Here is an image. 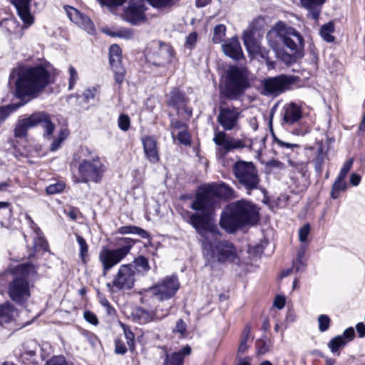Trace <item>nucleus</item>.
Segmentation results:
<instances>
[{
  "label": "nucleus",
  "mask_w": 365,
  "mask_h": 365,
  "mask_svg": "<svg viewBox=\"0 0 365 365\" xmlns=\"http://www.w3.org/2000/svg\"><path fill=\"white\" fill-rule=\"evenodd\" d=\"M291 53L283 52L279 55V58L287 65L289 66L294 63L297 59L302 58L304 53H300L295 51H290Z\"/></svg>",
  "instance_id": "nucleus-36"
},
{
  "label": "nucleus",
  "mask_w": 365,
  "mask_h": 365,
  "mask_svg": "<svg viewBox=\"0 0 365 365\" xmlns=\"http://www.w3.org/2000/svg\"><path fill=\"white\" fill-rule=\"evenodd\" d=\"M346 344V340L342 339V336L337 335L332 338L328 344V346L331 352H336L340 347L344 346Z\"/></svg>",
  "instance_id": "nucleus-42"
},
{
  "label": "nucleus",
  "mask_w": 365,
  "mask_h": 365,
  "mask_svg": "<svg viewBox=\"0 0 365 365\" xmlns=\"http://www.w3.org/2000/svg\"><path fill=\"white\" fill-rule=\"evenodd\" d=\"M311 227L309 223L304 225L299 230V240L301 242H306L310 233Z\"/></svg>",
  "instance_id": "nucleus-50"
},
{
  "label": "nucleus",
  "mask_w": 365,
  "mask_h": 365,
  "mask_svg": "<svg viewBox=\"0 0 365 365\" xmlns=\"http://www.w3.org/2000/svg\"><path fill=\"white\" fill-rule=\"evenodd\" d=\"M275 142L282 148L293 149L294 148H299L298 144L286 143L279 139H277Z\"/></svg>",
  "instance_id": "nucleus-63"
},
{
  "label": "nucleus",
  "mask_w": 365,
  "mask_h": 365,
  "mask_svg": "<svg viewBox=\"0 0 365 365\" xmlns=\"http://www.w3.org/2000/svg\"><path fill=\"white\" fill-rule=\"evenodd\" d=\"M327 154L324 152L323 148H319L317 150L315 158L313 160L314 170L319 175H321L322 173L323 165L325 162Z\"/></svg>",
  "instance_id": "nucleus-34"
},
{
  "label": "nucleus",
  "mask_w": 365,
  "mask_h": 365,
  "mask_svg": "<svg viewBox=\"0 0 365 365\" xmlns=\"http://www.w3.org/2000/svg\"><path fill=\"white\" fill-rule=\"evenodd\" d=\"M115 352L118 354L123 355L127 352V348L125 343L120 339L115 341Z\"/></svg>",
  "instance_id": "nucleus-57"
},
{
  "label": "nucleus",
  "mask_w": 365,
  "mask_h": 365,
  "mask_svg": "<svg viewBox=\"0 0 365 365\" xmlns=\"http://www.w3.org/2000/svg\"><path fill=\"white\" fill-rule=\"evenodd\" d=\"M162 314L159 313L158 307L154 312H148L141 307L137 308L133 317L140 324H146L153 321H160L169 314L170 309H162Z\"/></svg>",
  "instance_id": "nucleus-21"
},
{
  "label": "nucleus",
  "mask_w": 365,
  "mask_h": 365,
  "mask_svg": "<svg viewBox=\"0 0 365 365\" xmlns=\"http://www.w3.org/2000/svg\"><path fill=\"white\" fill-rule=\"evenodd\" d=\"M187 329L186 323L184 322L183 319H180L177 321L175 329H173V331L175 333H179L182 336H185V331Z\"/></svg>",
  "instance_id": "nucleus-54"
},
{
  "label": "nucleus",
  "mask_w": 365,
  "mask_h": 365,
  "mask_svg": "<svg viewBox=\"0 0 365 365\" xmlns=\"http://www.w3.org/2000/svg\"><path fill=\"white\" fill-rule=\"evenodd\" d=\"M68 131L66 129L60 130L58 137L53 138L51 145L50 150L52 152L56 151L61 146L63 141L68 137Z\"/></svg>",
  "instance_id": "nucleus-39"
},
{
  "label": "nucleus",
  "mask_w": 365,
  "mask_h": 365,
  "mask_svg": "<svg viewBox=\"0 0 365 365\" xmlns=\"http://www.w3.org/2000/svg\"><path fill=\"white\" fill-rule=\"evenodd\" d=\"M133 263V267H135L140 272H148L150 269L148 258L143 255L135 258Z\"/></svg>",
  "instance_id": "nucleus-41"
},
{
  "label": "nucleus",
  "mask_w": 365,
  "mask_h": 365,
  "mask_svg": "<svg viewBox=\"0 0 365 365\" xmlns=\"http://www.w3.org/2000/svg\"><path fill=\"white\" fill-rule=\"evenodd\" d=\"M143 151L147 160L152 164H156L160 160L157 142L152 136H145L142 138Z\"/></svg>",
  "instance_id": "nucleus-24"
},
{
  "label": "nucleus",
  "mask_w": 365,
  "mask_h": 365,
  "mask_svg": "<svg viewBox=\"0 0 365 365\" xmlns=\"http://www.w3.org/2000/svg\"><path fill=\"white\" fill-rule=\"evenodd\" d=\"M34 269V265L30 263L19 265L16 272L21 276L14 277L8 285V296L17 305H24L31 296L27 277Z\"/></svg>",
  "instance_id": "nucleus-7"
},
{
  "label": "nucleus",
  "mask_w": 365,
  "mask_h": 365,
  "mask_svg": "<svg viewBox=\"0 0 365 365\" xmlns=\"http://www.w3.org/2000/svg\"><path fill=\"white\" fill-rule=\"evenodd\" d=\"M118 128L123 131L128 130L130 125V120L128 115L120 114L118 119Z\"/></svg>",
  "instance_id": "nucleus-45"
},
{
  "label": "nucleus",
  "mask_w": 365,
  "mask_h": 365,
  "mask_svg": "<svg viewBox=\"0 0 365 365\" xmlns=\"http://www.w3.org/2000/svg\"><path fill=\"white\" fill-rule=\"evenodd\" d=\"M134 36L133 31L130 29H120L118 30V37L124 39H131Z\"/></svg>",
  "instance_id": "nucleus-56"
},
{
  "label": "nucleus",
  "mask_w": 365,
  "mask_h": 365,
  "mask_svg": "<svg viewBox=\"0 0 365 365\" xmlns=\"http://www.w3.org/2000/svg\"><path fill=\"white\" fill-rule=\"evenodd\" d=\"M319 329L324 332L329 329L330 326V319L327 315L321 314L318 317Z\"/></svg>",
  "instance_id": "nucleus-46"
},
{
  "label": "nucleus",
  "mask_w": 365,
  "mask_h": 365,
  "mask_svg": "<svg viewBox=\"0 0 365 365\" xmlns=\"http://www.w3.org/2000/svg\"><path fill=\"white\" fill-rule=\"evenodd\" d=\"M41 125L43 129V138L50 140L55 125L51 120V115L44 111L35 112L27 118L19 119L14 128V135L16 138H23L27 135L28 130Z\"/></svg>",
  "instance_id": "nucleus-8"
},
{
  "label": "nucleus",
  "mask_w": 365,
  "mask_h": 365,
  "mask_svg": "<svg viewBox=\"0 0 365 365\" xmlns=\"http://www.w3.org/2000/svg\"><path fill=\"white\" fill-rule=\"evenodd\" d=\"M34 245L36 250L44 252L48 250V242L43 236V233L38 227H36V237L34 240Z\"/></svg>",
  "instance_id": "nucleus-35"
},
{
  "label": "nucleus",
  "mask_w": 365,
  "mask_h": 365,
  "mask_svg": "<svg viewBox=\"0 0 365 365\" xmlns=\"http://www.w3.org/2000/svg\"><path fill=\"white\" fill-rule=\"evenodd\" d=\"M259 220L255 205L245 200H240L227 205L221 213L220 225L230 233Z\"/></svg>",
  "instance_id": "nucleus-3"
},
{
  "label": "nucleus",
  "mask_w": 365,
  "mask_h": 365,
  "mask_svg": "<svg viewBox=\"0 0 365 365\" xmlns=\"http://www.w3.org/2000/svg\"><path fill=\"white\" fill-rule=\"evenodd\" d=\"M240 112L236 108H220L217 122L224 130H232L238 127Z\"/></svg>",
  "instance_id": "nucleus-19"
},
{
  "label": "nucleus",
  "mask_w": 365,
  "mask_h": 365,
  "mask_svg": "<svg viewBox=\"0 0 365 365\" xmlns=\"http://www.w3.org/2000/svg\"><path fill=\"white\" fill-rule=\"evenodd\" d=\"M117 233L121 235L133 234L138 235L143 239H147L149 237V234L145 230L135 226V225H126L120 227L117 230Z\"/></svg>",
  "instance_id": "nucleus-32"
},
{
  "label": "nucleus",
  "mask_w": 365,
  "mask_h": 365,
  "mask_svg": "<svg viewBox=\"0 0 365 365\" xmlns=\"http://www.w3.org/2000/svg\"><path fill=\"white\" fill-rule=\"evenodd\" d=\"M67 15L71 21L86 30L88 33L91 34L95 31L94 25L91 19L75 8L69 7V9L67 10Z\"/></svg>",
  "instance_id": "nucleus-23"
},
{
  "label": "nucleus",
  "mask_w": 365,
  "mask_h": 365,
  "mask_svg": "<svg viewBox=\"0 0 365 365\" xmlns=\"http://www.w3.org/2000/svg\"><path fill=\"white\" fill-rule=\"evenodd\" d=\"M100 304L106 308L108 315L113 316L115 314V309L111 306L108 300L103 296L99 297Z\"/></svg>",
  "instance_id": "nucleus-52"
},
{
  "label": "nucleus",
  "mask_w": 365,
  "mask_h": 365,
  "mask_svg": "<svg viewBox=\"0 0 365 365\" xmlns=\"http://www.w3.org/2000/svg\"><path fill=\"white\" fill-rule=\"evenodd\" d=\"M135 243L136 240L132 238L119 237L116 239V248L103 247L98 255L103 274L106 275L109 270L120 263L130 253Z\"/></svg>",
  "instance_id": "nucleus-6"
},
{
  "label": "nucleus",
  "mask_w": 365,
  "mask_h": 365,
  "mask_svg": "<svg viewBox=\"0 0 365 365\" xmlns=\"http://www.w3.org/2000/svg\"><path fill=\"white\" fill-rule=\"evenodd\" d=\"M340 336H342V339L346 340V344L349 341H352L355 336V332H354V328L351 327L346 329L344 331L343 334Z\"/></svg>",
  "instance_id": "nucleus-61"
},
{
  "label": "nucleus",
  "mask_w": 365,
  "mask_h": 365,
  "mask_svg": "<svg viewBox=\"0 0 365 365\" xmlns=\"http://www.w3.org/2000/svg\"><path fill=\"white\" fill-rule=\"evenodd\" d=\"M202 248L206 265L210 267L216 262H232L237 257V249L234 244L229 240L221 239L219 230L203 241Z\"/></svg>",
  "instance_id": "nucleus-4"
},
{
  "label": "nucleus",
  "mask_w": 365,
  "mask_h": 365,
  "mask_svg": "<svg viewBox=\"0 0 365 365\" xmlns=\"http://www.w3.org/2000/svg\"><path fill=\"white\" fill-rule=\"evenodd\" d=\"M191 353V348L187 345L180 351L171 354H165L163 365H183L184 357Z\"/></svg>",
  "instance_id": "nucleus-30"
},
{
  "label": "nucleus",
  "mask_w": 365,
  "mask_h": 365,
  "mask_svg": "<svg viewBox=\"0 0 365 365\" xmlns=\"http://www.w3.org/2000/svg\"><path fill=\"white\" fill-rule=\"evenodd\" d=\"M180 286L178 276L173 274L163 277L150 290L156 299L163 302L173 298L180 289Z\"/></svg>",
  "instance_id": "nucleus-14"
},
{
  "label": "nucleus",
  "mask_w": 365,
  "mask_h": 365,
  "mask_svg": "<svg viewBox=\"0 0 365 365\" xmlns=\"http://www.w3.org/2000/svg\"><path fill=\"white\" fill-rule=\"evenodd\" d=\"M124 336L128 346L130 349L133 350L134 349V334L130 329H124Z\"/></svg>",
  "instance_id": "nucleus-58"
},
{
  "label": "nucleus",
  "mask_w": 365,
  "mask_h": 365,
  "mask_svg": "<svg viewBox=\"0 0 365 365\" xmlns=\"http://www.w3.org/2000/svg\"><path fill=\"white\" fill-rule=\"evenodd\" d=\"M170 126L173 129L182 130L186 129V127H187L185 123H182V121H180L179 120L175 119V118H172L170 120Z\"/></svg>",
  "instance_id": "nucleus-62"
},
{
  "label": "nucleus",
  "mask_w": 365,
  "mask_h": 365,
  "mask_svg": "<svg viewBox=\"0 0 365 365\" xmlns=\"http://www.w3.org/2000/svg\"><path fill=\"white\" fill-rule=\"evenodd\" d=\"M274 305L279 309H282L285 305V298L283 296H277L274 300Z\"/></svg>",
  "instance_id": "nucleus-64"
},
{
  "label": "nucleus",
  "mask_w": 365,
  "mask_h": 365,
  "mask_svg": "<svg viewBox=\"0 0 365 365\" xmlns=\"http://www.w3.org/2000/svg\"><path fill=\"white\" fill-rule=\"evenodd\" d=\"M347 183L346 182H341L334 181L330 192V197L332 199H337L340 196V193L341 192L346 191L347 189Z\"/></svg>",
  "instance_id": "nucleus-40"
},
{
  "label": "nucleus",
  "mask_w": 365,
  "mask_h": 365,
  "mask_svg": "<svg viewBox=\"0 0 365 365\" xmlns=\"http://www.w3.org/2000/svg\"><path fill=\"white\" fill-rule=\"evenodd\" d=\"M209 215L202 212L190 213L187 222L191 225L201 237V244L218 230L216 225L209 224Z\"/></svg>",
  "instance_id": "nucleus-17"
},
{
  "label": "nucleus",
  "mask_w": 365,
  "mask_h": 365,
  "mask_svg": "<svg viewBox=\"0 0 365 365\" xmlns=\"http://www.w3.org/2000/svg\"><path fill=\"white\" fill-rule=\"evenodd\" d=\"M334 31V24L333 21L322 25L320 29V36L327 42L331 43L334 41L335 38L332 35Z\"/></svg>",
  "instance_id": "nucleus-33"
},
{
  "label": "nucleus",
  "mask_w": 365,
  "mask_h": 365,
  "mask_svg": "<svg viewBox=\"0 0 365 365\" xmlns=\"http://www.w3.org/2000/svg\"><path fill=\"white\" fill-rule=\"evenodd\" d=\"M185 93L178 88H173L170 93V98L168 101V106L179 109L180 107L185 106Z\"/></svg>",
  "instance_id": "nucleus-31"
},
{
  "label": "nucleus",
  "mask_w": 365,
  "mask_h": 365,
  "mask_svg": "<svg viewBox=\"0 0 365 365\" xmlns=\"http://www.w3.org/2000/svg\"><path fill=\"white\" fill-rule=\"evenodd\" d=\"M327 0H299L302 7L308 11V17L314 21L319 19L322 6Z\"/></svg>",
  "instance_id": "nucleus-29"
},
{
  "label": "nucleus",
  "mask_w": 365,
  "mask_h": 365,
  "mask_svg": "<svg viewBox=\"0 0 365 365\" xmlns=\"http://www.w3.org/2000/svg\"><path fill=\"white\" fill-rule=\"evenodd\" d=\"M68 73L70 76L68 79V90L71 91L73 88L75 84L78 80V76L76 68L72 66H69Z\"/></svg>",
  "instance_id": "nucleus-47"
},
{
  "label": "nucleus",
  "mask_w": 365,
  "mask_h": 365,
  "mask_svg": "<svg viewBox=\"0 0 365 365\" xmlns=\"http://www.w3.org/2000/svg\"><path fill=\"white\" fill-rule=\"evenodd\" d=\"M242 39L245 47L247 49L254 48L256 45V40L252 30H246L243 32Z\"/></svg>",
  "instance_id": "nucleus-43"
},
{
  "label": "nucleus",
  "mask_w": 365,
  "mask_h": 365,
  "mask_svg": "<svg viewBox=\"0 0 365 365\" xmlns=\"http://www.w3.org/2000/svg\"><path fill=\"white\" fill-rule=\"evenodd\" d=\"M218 203L216 197L206 184L198 188L190 207L195 211L211 215Z\"/></svg>",
  "instance_id": "nucleus-15"
},
{
  "label": "nucleus",
  "mask_w": 365,
  "mask_h": 365,
  "mask_svg": "<svg viewBox=\"0 0 365 365\" xmlns=\"http://www.w3.org/2000/svg\"><path fill=\"white\" fill-rule=\"evenodd\" d=\"M282 123L288 125H293L302 118V107L295 103L286 104L283 107Z\"/></svg>",
  "instance_id": "nucleus-22"
},
{
  "label": "nucleus",
  "mask_w": 365,
  "mask_h": 365,
  "mask_svg": "<svg viewBox=\"0 0 365 365\" xmlns=\"http://www.w3.org/2000/svg\"><path fill=\"white\" fill-rule=\"evenodd\" d=\"M250 334V329L246 328L243 332L241 341L238 348V354H244L247 349V339Z\"/></svg>",
  "instance_id": "nucleus-49"
},
{
  "label": "nucleus",
  "mask_w": 365,
  "mask_h": 365,
  "mask_svg": "<svg viewBox=\"0 0 365 365\" xmlns=\"http://www.w3.org/2000/svg\"><path fill=\"white\" fill-rule=\"evenodd\" d=\"M232 173L239 186L244 188L248 194L258 189L260 179L258 170L252 162L242 160L236 161L232 166Z\"/></svg>",
  "instance_id": "nucleus-9"
},
{
  "label": "nucleus",
  "mask_w": 365,
  "mask_h": 365,
  "mask_svg": "<svg viewBox=\"0 0 365 365\" xmlns=\"http://www.w3.org/2000/svg\"><path fill=\"white\" fill-rule=\"evenodd\" d=\"M66 187L64 182H58L53 184H51L46 188V192L48 195H55L62 192Z\"/></svg>",
  "instance_id": "nucleus-44"
},
{
  "label": "nucleus",
  "mask_w": 365,
  "mask_h": 365,
  "mask_svg": "<svg viewBox=\"0 0 365 365\" xmlns=\"http://www.w3.org/2000/svg\"><path fill=\"white\" fill-rule=\"evenodd\" d=\"M18 316V309L10 302L0 304V326L4 327L15 321Z\"/></svg>",
  "instance_id": "nucleus-28"
},
{
  "label": "nucleus",
  "mask_w": 365,
  "mask_h": 365,
  "mask_svg": "<svg viewBox=\"0 0 365 365\" xmlns=\"http://www.w3.org/2000/svg\"><path fill=\"white\" fill-rule=\"evenodd\" d=\"M45 365H68L63 356H54L48 360Z\"/></svg>",
  "instance_id": "nucleus-51"
},
{
  "label": "nucleus",
  "mask_w": 365,
  "mask_h": 365,
  "mask_svg": "<svg viewBox=\"0 0 365 365\" xmlns=\"http://www.w3.org/2000/svg\"><path fill=\"white\" fill-rule=\"evenodd\" d=\"M32 0H12L11 2L17 10V13L22 21L27 26L34 23V17L30 11V5Z\"/></svg>",
  "instance_id": "nucleus-26"
},
{
  "label": "nucleus",
  "mask_w": 365,
  "mask_h": 365,
  "mask_svg": "<svg viewBox=\"0 0 365 365\" xmlns=\"http://www.w3.org/2000/svg\"><path fill=\"white\" fill-rule=\"evenodd\" d=\"M76 241L80 247L79 257L83 263H86V256L88 255V246L86 240L78 234L76 235Z\"/></svg>",
  "instance_id": "nucleus-37"
},
{
  "label": "nucleus",
  "mask_w": 365,
  "mask_h": 365,
  "mask_svg": "<svg viewBox=\"0 0 365 365\" xmlns=\"http://www.w3.org/2000/svg\"><path fill=\"white\" fill-rule=\"evenodd\" d=\"M275 29L279 39L287 48L290 51L304 53V41L298 31L282 21L276 24Z\"/></svg>",
  "instance_id": "nucleus-11"
},
{
  "label": "nucleus",
  "mask_w": 365,
  "mask_h": 365,
  "mask_svg": "<svg viewBox=\"0 0 365 365\" xmlns=\"http://www.w3.org/2000/svg\"><path fill=\"white\" fill-rule=\"evenodd\" d=\"M213 142L218 146L216 155L220 158H225L227 153L234 150H241L252 145L251 140L245 138H235L233 137H228L225 131L215 133Z\"/></svg>",
  "instance_id": "nucleus-10"
},
{
  "label": "nucleus",
  "mask_w": 365,
  "mask_h": 365,
  "mask_svg": "<svg viewBox=\"0 0 365 365\" xmlns=\"http://www.w3.org/2000/svg\"><path fill=\"white\" fill-rule=\"evenodd\" d=\"M50 73L41 65L20 68L14 82L15 95L21 101L0 106V125L14 111L39 93L49 84Z\"/></svg>",
  "instance_id": "nucleus-1"
},
{
  "label": "nucleus",
  "mask_w": 365,
  "mask_h": 365,
  "mask_svg": "<svg viewBox=\"0 0 365 365\" xmlns=\"http://www.w3.org/2000/svg\"><path fill=\"white\" fill-rule=\"evenodd\" d=\"M295 81L294 76L287 75L266 78L262 81L261 93L267 96H277L291 89Z\"/></svg>",
  "instance_id": "nucleus-12"
},
{
  "label": "nucleus",
  "mask_w": 365,
  "mask_h": 365,
  "mask_svg": "<svg viewBox=\"0 0 365 365\" xmlns=\"http://www.w3.org/2000/svg\"><path fill=\"white\" fill-rule=\"evenodd\" d=\"M174 51L172 46L160 41H153L148 48V61L154 66L164 67L172 62Z\"/></svg>",
  "instance_id": "nucleus-13"
},
{
  "label": "nucleus",
  "mask_w": 365,
  "mask_h": 365,
  "mask_svg": "<svg viewBox=\"0 0 365 365\" xmlns=\"http://www.w3.org/2000/svg\"><path fill=\"white\" fill-rule=\"evenodd\" d=\"M226 26L224 24H217L213 30L212 42L219 43L222 42L225 37Z\"/></svg>",
  "instance_id": "nucleus-38"
},
{
  "label": "nucleus",
  "mask_w": 365,
  "mask_h": 365,
  "mask_svg": "<svg viewBox=\"0 0 365 365\" xmlns=\"http://www.w3.org/2000/svg\"><path fill=\"white\" fill-rule=\"evenodd\" d=\"M71 170L73 182L76 184L99 183L106 171V166L98 155L86 148L82 150L81 156H73Z\"/></svg>",
  "instance_id": "nucleus-2"
},
{
  "label": "nucleus",
  "mask_w": 365,
  "mask_h": 365,
  "mask_svg": "<svg viewBox=\"0 0 365 365\" xmlns=\"http://www.w3.org/2000/svg\"><path fill=\"white\" fill-rule=\"evenodd\" d=\"M127 0H99L100 3L109 8L121 6Z\"/></svg>",
  "instance_id": "nucleus-59"
},
{
  "label": "nucleus",
  "mask_w": 365,
  "mask_h": 365,
  "mask_svg": "<svg viewBox=\"0 0 365 365\" xmlns=\"http://www.w3.org/2000/svg\"><path fill=\"white\" fill-rule=\"evenodd\" d=\"M135 271L132 264H122L111 282L106 284L111 291L112 287L118 290L130 289L134 286Z\"/></svg>",
  "instance_id": "nucleus-16"
},
{
  "label": "nucleus",
  "mask_w": 365,
  "mask_h": 365,
  "mask_svg": "<svg viewBox=\"0 0 365 365\" xmlns=\"http://www.w3.org/2000/svg\"><path fill=\"white\" fill-rule=\"evenodd\" d=\"M144 0H129L124 8L123 18L131 25H139L146 21Z\"/></svg>",
  "instance_id": "nucleus-18"
},
{
  "label": "nucleus",
  "mask_w": 365,
  "mask_h": 365,
  "mask_svg": "<svg viewBox=\"0 0 365 365\" xmlns=\"http://www.w3.org/2000/svg\"><path fill=\"white\" fill-rule=\"evenodd\" d=\"M222 95L230 100H236L250 87L249 71L242 66H230L223 76Z\"/></svg>",
  "instance_id": "nucleus-5"
},
{
  "label": "nucleus",
  "mask_w": 365,
  "mask_h": 365,
  "mask_svg": "<svg viewBox=\"0 0 365 365\" xmlns=\"http://www.w3.org/2000/svg\"><path fill=\"white\" fill-rule=\"evenodd\" d=\"M197 39V34L196 32L190 33L186 38L185 46L191 49L195 46Z\"/></svg>",
  "instance_id": "nucleus-60"
},
{
  "label": "nucleus",
  "mask_w": 365,
  "mask_h": 365,
  "mask_svg": "<svg viewBox=\"0 0 365 365\" xmlns=\"http://www.w3.org/2000/svg\"><path fill=\"white\" fill-rule=\"evenodd\" d=\"M83 317L86 322H88V323H90L93 325L96 326L99 323L96 315L91 311L84 312Z\"/></svg>",
  "instance_id": "nucleus-55"
},
{
  "label": "nucleus",
  "mask_w": 365,
  "mask_h": 365,
  "mask_svg": "<svg viewBox=\"0 0 365 365\" xmlns=\"http://www.w3.org/2000/svg\"><path fill=\"white\" fill-rule=\"evenodd\" d=\"M207 185L218 202L221 198L227 200L235 197L234 190L224 182L220 183L212 182Z\"/></svg>",
  "instance_id": "nucleus-27"
},
{
  "label": "nucleus",
  "mask_w": 365,
  "mask_h": 365,
  "mask_svg": "<svg viewBox=\"0 0 365 365\" xmlns=\"http://www.w3.org/2000/svg\"><path fill=\"white\" fill-rule=\"evenodd\" d=\"M121 48L117 44H113L109 49V61L114 73L115 81L121 84L124 81L125 70L121 63Z\"/></svg>",
  "instance_id": "nucleus-20"
},
{
  "label": "nucleus",
  "mask_w": 365,
  "mask_h": 365,
  "mask_svg": "<svg viewBox=\"0 0 365 365\" xmlns=\"http://www.w3.org/2000/svg\"><path fill=\"white\" fill-rule=\"evenodd\" d=\"M222 48L224 53L234 60H240L243 56L240 43L236 36L226 41Z\"/></svg>",
  "instance_id": "nucleus-25"
},
{
  "label": "nucleus",
  "mask_w": 365,
  "mask_h": 365,
  "mask_svg": "<svg viewBox=\"0 0 365 365\" xmlns=\"http://www.w3.org/2000/svg\"><path fill=\"white\" fill-rule=\"evenodd\" d=\"M177 138L178 141L183 145H190V138L189 133L186 131V129L181 130L178 133L177 135Z\"/></svg>",
  "instance_id": "nucleus-53"
},
{
  "label": "nucleus",
  "mask_w": 365,
  "mask_h": 365,
  "mask_svg": "<svg viewBox=\"0 0 365 365\" xmlns=\"http://www.w3.org/2000/svg\"><path fill=\"white\" fill-rule=\"evenodd\" d=\"M289 165L295 168L296 170L302 174L303 176L305 175L307 172V165L301 161H294L293 160H288Z\"/></svg>",
  "instance_id": "nucleus-48"
}]
</instances>
